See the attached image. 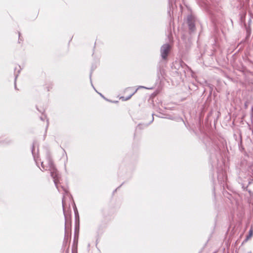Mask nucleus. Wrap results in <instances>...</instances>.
<instances>
[{
  "label": "nucleus",
  "mask_w": 253,
  "mask_h": 253,
  "mask_svg": "<svg viewBox=\"0 0 253 253\" xmlns=\"http://www.w3.org/2000/svg\"><path fill=\"white\" fill-rule=\"evenodd\" d=\"M42 167L43 170H48L50 171L51 176L53 179L54 183L59 192L63 194L62 200V207L65 216L66 217L65 210L70 207V203L71 202L72 197L68 193V190L63 186L59 187L57 185L59 181L58 174L56 169L54 168L52 161L49 154H47L46 159L41 163Z\"/></svg>",
  "instance_id": "nucleus-1"
},
{
  "label": "nucleus",
  "mask_w": 253,
  "mask_h": 253,
  "mask_svg": "<svg viewBox=\"0 0 253 253\" xmlns=\"http://www.w3.org/2000/svg\"><path fill=\"white\" fill-rule=\"evenodd\" d=\"M170 46L169 44H164L161 48V55L163 59H166L169 52Z\"/></svg>",
  "instance_id": "nucleus-2"
},
{
  "label": "nucleus",
  "mask_w": 253,
  "mask_h": 253,
  "mask_svg": "<svg viewBox=\"0 0 253 253\" xmlns=\"http://www.w3.org/2000/svg\"><path fill=\"white\" fill-rule=\"evenodd\" d=\"M146 88L145 87L143 86H139L137 89H136L133 92H132L129 96H127V97H124V96H122L120 98L123 100V101H126L128 99H129L131 96L134 94V93H135L136 92V91H137L138 89V88Z\"/></svg>",
  "instance_id": "nucleus-3"
},
{
  "label": "nucleus",
  "mask_w": 253,
  "mask_h": 253,
  "mask_svg": "<svg viewBox=\"0 0 253 253\" xmlns=\"http://www.w3.org/2000/svg\"><path fill=\"white\" fill-rule=\"evenodd\" d=\"M191 18V17H188V24L190 30L192 31H193L195 30V25L192 21L190 19Z\"/></svg>",
  "instance_id": "nucleus-4"
},
{
  "label": "nucleus",
  "mask_w": 253,
  "mask_h": 253,
  "mask_svg": "<svg viewBox=\"0 0 253 253\" xmlns=\"http://www.w3.org/2000/svg\"><path fill=\"white\" fill-rule=\"evenodd\" d=\"M253 231L252 229H251L249 231V235L246 238V240H249L253 236Z\"/></svg>",
  "instance_id": "nucleus-5"
},
{
  "label": "nucleus",
  "mask_w": 253,
  "mask_h": 253,
  "mask_svg": "<svg viewBox=\"0 0 253 253\" xmlns=\"http://www.w3.org/2000/svg\"><path fill=\"white\" fill-rule=\"evenodd\" d=\"M46 119V117H44V118H43V117H41V119L42 120V121H43V120H44V119Z\"/></svg>",
  "instance_id": "nucleus-6"
},
{
  "label": "nucleus",
  "mask_w": 253,
  "mask_h": 253,
  "mask_svg": "<svg viewBox=\"0 0 253 253\" xmlns=\"http://www.w3.org/2000/svg\"><path fill=\"white\" fill-rule=\"evenodd\" d=\"M48 120H47V124H46V129H47V128L48 127Z\"/></svg>",
  "instance_id": "nucleus-7"
},
{
  "label": "nucleus",
  "mask_w": 253,
  "mask_h": 253,
  "mask_svg": "<svg viewBox=\"0 0 253 253\" xmlns=\"http://www.w3.org/2000/svg\"><path fill=\"white\" fill-rule=\"evenodd\" d=\"M131 89V88H128L126 89V90H127V89Z\"/></svg>",
  "instance_id": "nucleus-8"
},
{
  "label": "nucleus",
  "mask_w": 253,
  "mask_h": 253,
  "mask_svg": "<svg viewBox=\"0 0 253 253\" xmlns=\"http://www.w3.org/2000/svg\"><path fill=\"white\" fill-rule=\"evenodd\" d=\"M242 188H243L244 189H246V188H245L244 186H242Z\"/></svg>",
  "instance_id": "nucleus-9"
},
{
  "label": "nucleus",
  "mask_w": 253,
  "mask_h": 253,
  "mask_svg": "<svg viewBox=\"0 0 253 253\" xmlns=\"http://www.w3.org/2000/svg\"><path fill=\"white\" fill-rule=\"evenodd\" d=\"M20 33H19V37H20Z\"/></svg>",
  "instance_id": "nucleus-10"
},
{
  "label": "nucleus",
  "mask_w": 253,
  "mask_h": 253,
  "mask_svg": "<svg viewBox=\"0 0 253 253\" xmlns=\"http://www.w3.org/2000/svg\"><path fill=\"white\" fill-rule=\"evenodd\" d=\"M251 253L250 252V253Z\"/></svg>",
  "instance_id": "nucleus-11"
}]
</instances>
